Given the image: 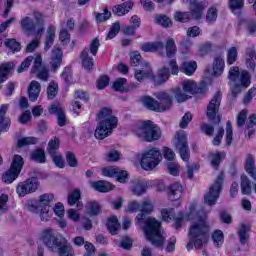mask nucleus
<instances>
[{
    "instance_id": "f257e3e1",
    "label": "nucleus",
    "mask_w": 256,
    "mask_h": 256,
    "mask_svg": "<svg viewBox=\"0 0 256 256\" xmlns=\"http://www.w3.org/2000/svg\"><path fill=\"white\" fill-rule=\"evenodd\" d=\"M187 221H192L188 231L189 243L187 249H202L209 241V225L205 221L207 212L199 210L197 202L188 207Z\"/></svg>"
},
{
    "instance_id": "f03ea898",
    "label": "nucleus",
    "mask_w": 256,
    "mask_h": 256,
    "mask_svg": "<svg viewBox=\"0 0 256 256\" xmlns=\"http://www.w3.org/2000/svg\"><path fill=\"white\" fill-rule=\"evenodd\" d=\"M140 212L141 214L136 216V225H141L149 243L153 244L154 247L162 249L167 236L161 227V222L153 217L143 218L144 215L153 213V203L151 200L142 201L140 204Z\"/></svg>"
},
{
    "instance_id": "7ed1b4c3",
    "label": "nucleus",
    "mask_w": 256,
    "mask_h": 256,
    "mask_svg": "<svg viewBox=\"0 0 256 256\" xmlns=\"http://www.w3.org/2000/svg\"><path fill=\"white\" fill-rule=\"evenodd\" d=\"M39 239L50 251L59 253L60 256L73 255V247L64 237H55L51 228H45L39 233Z\"/></svg>"
},
{
    "instance_id": "20e7f679",
    "label": "nucleus",
    "mask_w": 256,
    "mask_h": 256,
    "mask_svg": "<svg viewBox=\"0 0 256 256\" xmlns=\"http://www.w3.org/2000/svg\"><path fill=\"white\" fill-rule=\"evenodd\" d=\"M98 124L95 130L96 139H105L113 133V129L117 128V117L113 116V112L109 108H103L97 115Z\"/></svg>"
},
{
    "instance_id": "39448f33",
    "label": "nucleus",
    "mask_w": 256,
    "mask_h": 256,
    "mask_svg": "<svg viewBox=\"0 0 256 256\" xmlns=\"http://www.w3.org/2000/svg\"><path fill=\"white\" fill-rule=\"evenodd\" d=\"M132 131L142 139V141H147V143H153V141H159L161 139V128L157 126L152 121H143L133 126Z\"/></svg>"
},
{
    "instance_id": "423d86ee",
    "label": "nucleus",
    "mask_w": 256,
    "mask_h": 256,
    "mask_svg": "<svg viewBox=\"0 0 256 256\" xmlns=\"http://www.w3.org/2000/svg\"><path fill=\"white\" fill-rule=\"evenodd\" d=\"M155 97L159 102L149 96H144L142 98L144 107H147L150 111H156L157 113H163V111H169V109H171L173 96L165 91H160L155 93Z\"/></svg>"
},
{
    "instance_id": "0eeeda50",
    "label": "nucleus",
    "mask_w": 256,
    "mask_h": 256,
    "mask_svg": "<svg viewBox=\"0 0 256 256\" xmlns=\"http://www.w3.org/2000/svg\"><path fill=\"white\" fill-rule=\"evenodd\" d=\"M228 79L234 83L232 85V95L237 97L238 93H241L243 87H249L251 85V75L247 70L239 71V67L232 66L228 72Z\"/></svg>"
},
{
    "instance_id": "6e6552de",
    "label": "nucleus",
    "mask_w": 256,
    "mask_h": 256,
    "mask_svg": "<svg viewBox=\"0 0 256 256\" xmlns=\"http://www.w3.org/2000/svg\"><path fill=\"white\" fill-rule=\"evenodd\" d=\"M207 7H209V2L207 1L190 0V12H176L174 19L180 23H187L190 19L199 21V19L203 18V11Z\"/></svg>"
},
{
    "instance_id": "1a4fd4ad",
    "label": "nucleus",
    "mask_w": 256,
    "mask_h": 256,
    "mask_svg": "<svg viewBox=\"0 0 256 256\" xmlns=\"http://www.w3.org/2000/svg\"><path fill=\"white\" fill-rule=\"evenodd\" d=\"M163 156L157 148L146 150L142 154L141 167L144 171H153L161 163Z\"/></svg>"
},
{
    "instance_id": "9d476101",
    "label": "nucleus",
    "mask_w": 256,
    "mask_h": 256,
    "mask_svg": "<svg viewBox=\"0 0 256 256\" xmlns=\"http://www.w3.org/2000/svg\"><path fill=\"white\" fill-rule=\"evenodd\" d=\"M223 189V173H220L214 183L210 186L209 191L204 195V203L206 205H215L219 196L221 195V191Z\"/></svg>"
},
{
    "instance_id": "9b49d317",
    "label": "nucleus",
    "mask_w": 256,
    "mask_h": 256,
    "mask_svg": "<svg viewBox=\"0 0 256 256\" xmlns=\"http://www.w3.org/2000/svg\"><path fill=\"white\" fill-rule=\"evenodd\" d=\"M99 39L95 38L91 41L90 43V47L84 49V51L81 53L80 55V59L82 61V65L84 67V69H86L87 71H91V69H93V58L91 56H89V51L92 55H97V52L99 51Z\"/></svg>"
},
{
    "instance_id": "f8f14e48",
    "label": "nucleus",
    "mask_w": 256,
    "mask_h": 256,
    "mask_svg": "<svg viewBox=\"0 0 256 256\" xmlns=\"http://www.w3.org/2000/svg\"><path fill=\"white\" fill-rule=\"evenodd\" d=\"M21 169H23V157L15 155L10 169L2 176L4 183H13L19 177Z\"/></svg>"
},
{
    "instance_id": "ddd939ff",
    "label": "nucleus",
    "mask_w": 256,
    "mask_h": 256,
    "mask_svg": "<svg viewBox=\"0 0 256 256\" xmlns=\"http://www.w3.org/2000/svg\"><path fill=\"white\" fill-rule=\"evenodd\" d=\"M182 87V90L178 88L175 91V99L178 103L187 101V99L197 91V84H195L193 80H185L182 83Z\"/></svg>"
},
{
    "instance_id": "4468645a",
    "label": "nucleus",
    "mask_w": 256,
    "mask_h": 256,
    "mask_svg": "<svg viewBox=\"0 0 256 256\" xmlns=\"http://www.w3.org/2000/svg\"><path fill=\"white\" fill-rule=\"evenodd\" d=\"M175 139V147L177 150H179L181 159L184 161H189L190 154L189 146L187 145V134L185 131L181 130L176 133Z\"/></svg>"
},
{
    "instance_id": "2eb2a0df",
    "label": "nucleus",
    "mask_w": 256,
    "mask_h": 256,
    "mask_svg": "<svg viewBox=\"0 0 256 256\" xmlns=\"http://www.w3.org/2000/svg\"><path fill=\"white\" fill-rule=\"evenodd\" d=\"M38 187L39 182L37 181V178H30L18 184L16 193L19 197H25V195H29V193H35Z\"/></svg>"
},
{
    "instance_id": "dca6fc26",
    "label": "nucleus",
    "mask_w": 256,
    "mask_h": 256,
    "mask_svg": "<svg viewBox=\"0 0 256 256\" xmlns=\"http://www.w3.org/2000/svg\"><path fill=\"white\" fill-rule=\"evenodd\" d=\"M102 175H104V177H116L119 183H125L127 181V177L129 176L127 171L121 170L117 166L104 167L102 169Z\"/></svg>"
},
{
    "instance_id": "f3484780",
    "label": "nucleus",
    "mask_w": 256,
    "mask_h": 256,
    "mask_svg": "<svg viewBox=\"0 0 256 256\" xmlns=\"http://www.w3.org/2000/svg\"><path fill=\"white\" fill-rule=\"evenodd\" d=\"M162 221H174V226L176 229H181V225H183V213H179L177 217L175 216V209L173 208H164L161 210Z\"/></svg>"
},
{
    "instance_id": "a211bd4d",
    "label": "nucleus",
    "mask_w": 256,
    "mask_h": 256,
    "mask_svg": "<svg viewBox=\"0 0 256 256\" xmlns=\"http://www.w3.org/2000/svg\"><path fill=\"white\" fill-rule=\"evenodd\" d=\"M221 106V93L217 92L207 106V117L210 121H215L219 107Z\"/></svg>"
},
{
    "instance_id": "6ab92c4d",
    "label": "nucleus",
    "mask_w": 256,
    "mask_h": 256,
    "mask_svg": "<svg viewBox=\"0 0 256 256\" xmlns=\"http://www.w3.org/2000/svg\"><path fill=\"white\" fill-rule=\"evenodd\" d=\"M181 195H183V186L181 183L176 182L170 185L168 191V197L170 201H175L174 207H181Z\"/></svg>"
},
{
    "instance_id": "aec40b11",
    "label": "nucleus",
    "mask_w": 256,
    "mask_h": 256,
    "mask_svg": "<svg viewBox=\"0 0 256 256\" xmlns=\"http://www.w3.org/2000/svg\"><path fill=\"white\" fill-rule=\"evenodd\" d=\"M41 63H43L41 55L36 56L32 67V73H36L38 79H41V81H47V79H49V70L43 67Z\"/></svg>"
},
{
    "instance_id": "412c9836",
    "label": "nucleus",
    "mask_w": 256,
    "mask_h": 256,
    "mask_svg": "<svg viewBox=\"0 0 256 256\" xmlns=\"http://www.w3.org/2000/svg\"><path fill=\"white\" fill-rule=\"evenodd\" d=\"M134 77L136 81H145V79H153V70L148 62H141V69L136 70Z\"/></svg>"
},
{
    "instance_id": "4be33fe9",
    "label": "nucleus",
    "mask_w": 256,
    "mask_h": 256,
    "mask_svg": "<svg viewBox=\"0 0 256 256\" xmlns=\"http://www.w3.org/2000/svg\"><path fill=\"white\" fill-rule=\"evenodd\" d=\"M62 63H63V50L58 47H54L52 49V53L49 61L51 71H54V72L57 71V69L61 67Z\"/></svg>"
},
{
    "instance_id": "5701e85b",
    "label": "nucleus",
    "mask_w": 256,
    "mask_h": 256,
    "mask_svg": "<svg viewBox=\"0 0 256 256\" xmlns=\"http://www.w3.org/2000/svg\"><path fill=\"white\" fill-rule=\"evenodd\" d=\"M9 110V105L3 104L0 107V133H5L9 131L11 127V120L7 117V111Z\"/></svg>"
},
{
    "instance_id": "b1692460",
    "label": "nucleus",
    "mask_w": 256,
    "mask_h": 256,
    "mask_svg": "<svg viewBox=\"0 0 256 256\" xmlns=\"http://www.w3.org/2000/svg\"><path fill=\"white\" fill-rule=\"evenodd\" d=\"M244 169L246 173L256 181V165H255V157L251 154L246 155L244 162Z\"/></svg>"
},
{
    "instance_id": "393cba45",
    "label": "nucleus",
    "mask_w": 256,
    "mask_h": 256,
    "mask_svg": "<svg viewBox=\"0 0 256 256\" xmlns=\"http://www.w3.org/2000/svg\"><path fill=\"white\" fill-rule=\"evenodd\" d=\"M49 113L52 115H57L58 125L59 127H64L65 123H67V118H65V113L59 104H52L49 108Z\"/></svg>"
},
{
    "instance_id": "a878e982",
    "label": "nucleus",
    "mask_w": 256,
    "mask_h": 256,
    "mask_svg": "<svg viewBox=\"0 0 256 256\" xmlns=\"http://www.w3.org/2000/svg\"><path fill=\"white\" fill-rule=\"evenodd\" d=\"M141 49L144 53H155V51L163 53L165 45H163V42H147L141 46Z\"/></svg>"
},
{
    "instance_id": "bb28decb",
    "label": "nucleus",
    "mask_w": 256,
    "mask_h": 256,
    "mask_svg": "<svg viewBox=\"0 0 256 256\" xmlns=\"http://www.w3.org/2000/svg\"><path fill=\"white\" fill-rule=\"evenodd\" d=\"M130 190L136 197H141V195H145V192L147 191V183L140 180H134Z\"/></svg>"
},
{
    "instance_id": "cd10ccee",
    "label": "nucleus",
    "mask_w": 256,
    "mask_h": 256,
    "mask_svg": "<svg viewBox=\"0 0 256 256\" xmlns=\"http://www.w3.org/2000/svg\"><path fill=\"white\" fill-rule=\"evenodd\" d=\"M91 187L100 193H109V191H113V189H115V186L107 181L92 182Z\"/></svg>"
},
{
    "instance_id": "c85d7f7f",
    "label": "nucleus",
    "mask_w": 256,
    "mask_h": 256,
    "mask_svg": "<svg viewBox=\"0 0 256 256\" xmlns=\"http://www.w3.org/2000/svg\"><path fill=\"white\" fill-rule=\"evenodd\" d=\"M133 9V2L128 1L126 3L116 5L112 8V11L114 15H117L118 17H123V15H127L129 11Z\"/></svg>"
},
{
    "instance_id": "c756f323",
    "label": "nucleus",
    "mask_w": 256,
    "mask_h": 256,
    "mask_svg": "<svg viewBox=\"0 0 256 256\" xmlns=\"http://www.w3.org/2000/svg\"><path fill=\"white\" fill-rule=\"evenodd\" d=\"M57 31V28L55 26H49L46 31V39H45V44H44V50L49 51L51 47H53V43L55 41V33Z\"/></svg>"
},
{
    "instance_id": "7c9ffc66",
    "label": "nucleus",
    "mask_w": 256,
    "mask_h": 256,
    "mask_svg": "<svg viewBox=\"0 0 256 256\" xmlns=\"http://www.w3.org/2000/svg\"><path fill=\"white\" fill-rule=\"evenodd\" d=\"M39 93H41V84H39L37 81H32L28 88L29 100L32 102L37 101L39 98Z\"/></svg>"
},
{
    "instance_id": "2f4dec72",
    "label": "nucleus",
    "mask_w": 256,
    "mask_h": 256,
    "mask_svg": "<svg viewBox=\"0 0 256 256\" xmlns=\"http://www.w3.org/2000/svg\"><path fill=\"white\" fill-rule=\"evenodd\" d=\"M80 199H81V190L74 189L68 195V205L73 206L76 204L79 209H83V202L79 201Z\"/></svg>"
},
{
    "instance_id": "473e14b6",
    "label": "nucleus",
    "mask_w": 256,
    "mask_h": 256,
    "mask_svg": "<svg viewBox=\"0 0 256 256\" xmlns=\"http://www.w3.org/2000/svg\"><path fill=\"white\" fill-rule=\"evenodd\" d=\"M223 71H225V60L221 56L216 57L213 64L214 77H219L220 75H223Z\"/></svg>"
},
{
    "instance_id": "72a5a7b5",
    "label": "nucleus",
    "mask_w": 256,
    "mask_h": 256,
    "mask_svg": "<svg viewBox=\"0 0 256 256\" xmlns=\"http://www.w3.org/2000/svg\"><path fill=\"white\" fill-rule=\"evenodd\" d=\"M13 67H15L13 62L0 64V83H5V81H7V75L11 73V69H13Z\"/></svg>"
},
{
    "instance_id": "f704fd0d",
    "label": "nucleus",
    "mask_w": 256,
    "mask_h": 256,
    "mask_svg": "<svg viewBox=\"0 0 256 256\" xmlns=\"http://www.w3.org/2000/svg\"><path fill=\"white\" fill-rule=\"evenodd\" d=\"M86 213L90 216L99 215L101 213V205L95 200H91L86 204Z\"/></svg>"
},
{
    "instance_id": "c9c22d12",
    "label": "nucleus",
    "mask_w": 256,
    "mask_h": 256,
    "mask_svg": "<svg viewBox=\"0 0 256 256\" xmlns=\"http://www.w3.org/2000/svg\"><path fill=\"white\" fill-rule=\"evenodd\" d=\"M106 227L111 235H117V231L121 229V224H119V220L115 216H112L108 218Z\"/></svg>"
},
{
    "instance_id": "e433bc0d",
    "label": "nucleus",
    "mask_w": 256,
    "mask_h": 256,
    "mask_svg": "<svg viewBox=\"0 0 256 256\" xmlns=\"http://www.w3.org/2000/svg\"><path fill=\"white\" fill-rule=\"evenodd\" d=\"M53 199H55L53 194H42L36 201L38 202V207L40 209H45V207H51Z\"/></svg>"
},
{
    "instance_id": "4c0bfd02",
    "label": "nucleus",
    "mask_w": 256,
    "mask_h": 256,
    "mask_svg": "<svg viewBox=\"0 0 256 256\" xmlns=\"http://www.w3.org/2000/svg\"><path fill=\"white\" fill-rule=\"evenodd\" d=\"M251 227H249V225L246 224H241L239 229H238V237L240 239V243L242 245H245V243H247V241L249 240V231H250Z\"/></svg>"
},
{
    "instance_id": "58836bf2",
    "label": "nucleus",
    "mask_w": 256,
    "mask_h": 256,
    "mask_svg": "<svg viewBox=\"0 0 256 256\" xmlns=\"http://www.w3.org/2000/svg\"><path fill=\"white\" fill-rule=\"evenodd\" d=\"M180 71L185 73V75L191 76L195 71H197V62L195 61H188L183 62L182 66L180 67Z\"/></svg>"
},
{
    "instance_id": "ea45409f",
    "label": "nucleus",
    "mask_w": 256,
    "mask_h": 256,
    "mask_svg": "<svg viewBox=\"0 0 256 256\" xmlns=\"http://www.w3.org/2000/svg\"><path fill=\"white\" fill-rule=\"evenodd\" d=\"M246 56L248 57L246 59V67L247 69H251L252 71H255V61L253 59H256V51L253 48H248L246 50Z\"/></svg>"
},
{
    "instance_id": "a19ab883",
    "label": "nucleus",
    "mask_w": 256,
    "mask_h": 256,
    "mask_svg": "<svg viewBox=\"0 0 256 256\" xmlns=\"http://www.w3.org/2000/svg\"><path fill=\"white\" fill-rule=\"evenodd\" d=\"M221 159H225L224 152H212L210 153V163L214 169L219 168V164L221 163Z\"/></svg>"
},
{
    "instance_id": "79ce46f5",
    "label": "nucleus",
    "mask_w": 256,
    "mask_h": 256,
    "mask_svg": "<svg viewBox=\"0 0 256 256\" xmlns=\"http://www.w3.org/2000/svg\"><path fill=\"white\" fill-rule=\"evenodd\" d=\"M240 187L243 195H251V180H249L247 175L241 176Z\"/></svg>"
},
{
    "instance_id": "37998d69",
    "label": "nucleus",
    "mask_w": 256,
    "mask_h": 256,
    "mask_svg": "<svg viewBox=\"0 0 256 256\" xmlns=\"http://www.w3.org/2000/svg\"><path fill=\"white\" fill-rule=\"evenodd\" d=\"M127 79L125 78H118L116 81L113 83V89L115 91H120V93H127Z\"/></svg>"
},
{
    "instance_id": "c03bdc74",
    "label": "nucleus",
    "mask_w": 256,
    "mask_h": 256,
    "mask_svg": "<svg viewBox=\"0 0 256 256\" xmlns=\"http://www.w3.org/2000/svg\"><path fill=\"white\" fill-rule=\"evenodd\" d=\"M39 217L41 221L47 223L53 217V210H51V207L40 208Z\"/></svg>"
},
{
    "instance_id": "a18cd8bd",
    "label": "nucleus",
    "mask_w": 256,
    "mask_h": 256,
    "mask_svg": "<svg viewBox=\"0 0 256 256\" xmlns=\"http://www.w3.org/2000/svg\"><path fill=\"white\" fill-rule=\"evenodd\" d=\"M247 131H248V137H251L256 133V115L255 114L250 115L248 118Z\"/></svg>"
},
{
    "instance_id": "49530a36",
    "label": "nucleus",
    "mask_w": 256,
    "mask_h": 256,
    "mask_svg": "<svg viewBox=\"0 0 256 256\" xmlns=\"http://www.w3.org/2000/svg\"><path fill=\"white\" fill-rule=\"evenodd\" d=\"M20 25L23 31H33V29H35V22L29 16L24 17L21 20Z\"/></svg>"
},
{
    "instance_id": "de8ad7c7",
    "label": "nucleus",
    "mask_w": 256,
    "mask_h": 256,
    "mask_svg": "<svg viewBox=\"0 0 256 256\" xmlns=\"http://www.w3.org/2000/svg\"><path fill=\"white\" fill-rule=\"evenodd\" d=\"M165 49L167 57H173V55L177 53V46L175 45V40H173V38L167 40Z\"/></svg>"
},
{
    "instance_id": "09e8293b",
    "label": "nucleus",
    "mask_w": 256,
    "mask_h": 256,
    "mask_svg": "<svg viewBox=\"0 0 256 256\" xmlns=\"http://www.w3.org/2000/svg\"><path fill=\"white\" fill-rule=\"evenodd\" d=\"M245 2L243 0H229V8L234 15H237V11L243 9Z\"/></svg>"
},
{
    "instance_id": "8fccbe9b",
    "label": "nucleus",
    "mask_w": 256,
    "mask_h": 256,
    "mask_svg": "<svg viewBox=\"0 0 256 256\" xmlns=\"http://www.w3.org/2000/svg\"><path fill=\"white\" fill-rule=\"evenodd\" d=\"M237 48L236 47H231L227 50V59H226V63L227 65H233V63H235V61H237Z\"/></svg>"
},
{
    "instance_id": "3c124183",
    "label": "nucleus",
    "mask_w": 256,
    "mask_h": 256,
    "mask_svg": "<svg viewBox=\"0 0 256 256\" xmlns=\"http://www.w3.org/2000/svg\"><path fill=\"white\" fill-rule=\"evenodd\" d=\"M31 159L36 163H45V151L42 149L35 150L31 154Z\"/></svg>"
},
{
    "instance_id": "603ef678",
    "label": "nucleus",
    "mask_w": 256,
    "mask_h": 256,
    "mask_svg": "<svg viewBox=\"0 0 256 256\" xmlns=\"http://www.w3.org/2000/svg\"><path fill=\"white\" fill-rule=\"evenodd\" d=\"M170 73L171 71L167 67H163L162 69H160L157 75L158 83H165V81L169 79Z\"/></svg>"
},
{
    "instance_id": "864d4df0",
    "label": "nucleus",
    "mask_w": 256,
    "mask_h": 256,
    "mask_svg": "<svg viewBox=\"0 0 256 256\" xmlns=\"http://www.w3.org/2000/svg\"><path fill=\"white\" fill-rule=\"evenodd\" d=\"M125 211L126 213H137V211H141V203L136 200H132L128 203Z\"/></svg>"
},
{
    "instance_id": "5fc2aeb1",
    "label": "nucleus",
    "mask_w": 256,
    "mask_h": 256,
    "mask_svg": "<svg viewBox=\"0 0 256 256\" xmlns=\"http://www.w3.org/2000/svg\"><path fill=\"white\" fill-rule=\"evenodd\" d=\"M97 23H104V21H108L111 18V13L104 7L103 13H96L95 15Z\"/></svg>"
},
{
    "instance_id": "6e6d98bb",
    "label": "nucleus",
    "mask_w": 256,
    "mask_h": 256,
    "mask_svg": "<svg viewBox=\"0 0 256 256\" xmlns=\"http://www.w3.org/2000/svg\"><path fill=\"white\" fill-rule=\"evenodd\" d=\"M206 21L208 23H215L217 21V8L212 6L208 9L206 14Z\"/></svg>"
},
{
    "instance_id": "4d7b16f0",
    "label": "nucleus",
    "mask_w": 256,
    "mask_h": 256,
    "mask_svg": "<svg viewBox=\"0 0 256 256\" xmlns=\"http://www.w3.org/2000/svg\"><path fill=\"white\" fill-rule=\"evenodd\" d=\"M9 201V196L7 194H2L0 196V215H4L7 213L9 206H7V202Z\"/></svg>"
},
{
    "instance_id": "13d9d810",
    "label": "nucleus",
    "mask_w": 256,
    "mask_h": 256,
    "mask_svg": "<svg viewBox=\"0 0 256 256\" xmlns=\"http://www.w3.org/2000/svg\"><path fill=\"white\" fill-rule=\"evenodd\" d=\"M179 169H181V167L179 166V163L177 162L167 163V170H168V173H170V175L177 177V175H179Z\"/></svg>"
},
{
    "instance_id": "bf43d9fd",
    "label": "nucleus",
    "mask_w": 256,
    "mask_h": 256,
    "mask_svg": "<svg viewBox=\"0 0 256 256\" xmlns=\"http://www.w3.org/2000/svg\"><path fill=\"white\" fill-rule=\"evenodd\" d=\"M37 143V138L35 137H24L18 140L17 145L19 147H25L27 145H35Z\"/></svg>"
},
{
    "instance_id": "052dcab7",
    "label": "nucleus",
    "mask_w": 256,
    "mask_h": 256,
    "mask_svg": "<svg viewBox=\"0 0 256 256\" xmlns=\"http://www.w3.org/2000/svg\"><path fill=\"white\" fill-rule=\"evenodd\" d=\"M162 155L164 159H166V161H175V157H176L175 152L173 151V149L169 147L162 148Z\"/></svg>"
},
{
    "instance_id": "680f3d73",
    "label": "nucleus",
    "mask_w": 256,
    "mask_h": 256,
    "mask_svg": "<svg viewBox=\"0 0 256 256\" xmlns=\"http://www.w3.org/2000/svg\"><path fill=\"white\" fill-rule=\"evenodd\" d=\"M58 91H59V85H57V83L55 82H51L47 89L48 99H54Z\"/></svg>"
},
{
    "instance_id": "e2e57ef3",
    "label": "nucleus",
    "mask_w": 256,
    "mask_h": 256,
    "mask_svg": "<svg viewBox=\"0 0 256 256\" xmlns=\"http://www.w3.org/2000/svg\"><path fill=\"white\" fill-rule=\"evenodd\" d=\"M212 239L216 247H221V245H223V232L216 230L212 235Z\"/></svg>"
},
{
    "instance_id": "0e129e2a",
    "label": "nucleus",
    "mask_w": 256,
    "mask_h": 256,
    "mask_svg": "<svg viewBox=\"0 0 256 256\" xmlns=\"http://www.w3.org/2000/svg\"><path fill=\"white\" fill-rule=\"evenodd\" d=\"M60 141L59 138H54L53 140H50L48 143V153L50 155H55V150L59 149Z\"/></svg>"
},
{
    "instance_id": "69168bd1",
    "label": "nucleus",
    "mask_w": 256,
    "mask_h": 256,
    "mask_svg": "<svg viewBox=\"0 0 256 256\" xmlns=\"http://www.w3.org/2000/svg\"><path fill=\"white\" fill-rule=\"evenodd\" d=\"M25 207L27 211H30L31 213H37L40 209L37 200H28Z\"/></svg>"
},
{
    "instance_id": "338daca9",
    "label": "nucleus",
    "mask_w": 256,
    "mask_h": 256,
    "mask_svg": "<svg viewBox=\"0 0 256 256\" xmlns=\"http://www.w3.org/2000/svg\"><path fill=\"white\" fill-rule=\"evenodd\" d=\"M210 51H211V43L209 42L201 44L198 47V55H200V57H205V55H207V53H209Z\"/></svg>"
},
{
    "instance_id": "774afa93",
    "label": "nucleus",
    "mask_w": 256,
    "mask_h": 256,
    "mask_svg": "<svg viewBox=\"0 0 256 256\" xmlns=\"http://www.w3.org/2000/svg\"><path fill=\"white\" fill-rule=\"evenodd\" d=\"M156 23L162 27H169L171 25V19L165 15L156 16Z\"/></svg>"
}]
</instances>
